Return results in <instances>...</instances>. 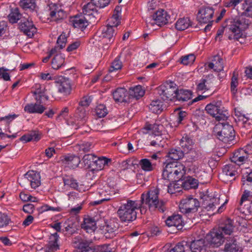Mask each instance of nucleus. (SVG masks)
<instances>
[{
	"label": "nucleus",
	"mask_w": 252,
	"mask_h": 252,
	"mask_svg": "<svg viewBox=\"0 0 252 252\" xmlns=\"http://www.w3.org/2000/svg\"><path fill=\"white\" fill-rule=\"evenodd\" d=\"M168 252H187L182 243H179Z\"/></svg>",
	"instance_id": "nucleus-61"
},
{
	"label": "nucleus",
	"mask_w": 252,
	"mask_h": 252,
	"mask_svg": "<svg viewBox=\"0 0 252 252\" xmlns=\"http://www.w3.org/2000/svg\"><path fill=\"white\" fill-rule=\"evenodd\" d=\"M175 98L179 101H187L190 99L192 96V92L188 90H178L176 92Z\"/></svg>",
	"instance_id": "nucleus-27"
},
{
	"label": "nucleus",
	"mask_w": 252,
	"mask_h": 252,
	"mask_svg": "<svg viewBox=\"0 0 252 252\" xmlns=\"http://www.w3.org/2000/svg\"><path fill=\"white\" fill-rule=\"evenodd\" d=\"M139 165L141 168L146 172L153 171L154 169V165L152 164L149 159L143 158L139 161Z\"/></svg>",
	"instance_id": "nucleus-41"
},
{
	"label": "nucleus",
	"mask_w": 252,
	"mask_h": 252,
	"mask_svg": "<svg viewBox=\"0 0 252 252\" xmlns=\"http://www.w3.org/2000/svg\"><path fill=\"white\" fill-rule=\"evenodd\" d=\"M121 23L120 17L116 16V15H113L112 16L109 20V23L107 25L113 27L114 29H116L117 27Z\"/></svg>",
	"instance_id": "nucleus-54"
},
{
	"label": "nucleus",
	"mask_w": 252,
	"mask_h": 252,
	"mask_svg": "<svg viewBox=\"0 0 252 252\" xmlns=\"http://www.w3.org/2000/svg\"><path fill=\"white\" fill-rule=\"evenodd\" d=\"M170 18L167 14V12L163 9L157 11L153 15L146 20V23L147 26L150 25L154 26L157 25L158 26H161L166 24Z\"/></svg>",
	"instance_id": "nucleus-10"
},
{
	"label": "nucleus",
	"mask_w": 252,
	"mask_h": 252,
	"mask_svg": "<svg viewBox=\"0 0 252 252\" xmlns=\"http://www.w3.org/2000/svg\"><path fill=\"white\" fill-rule=\"evenodd\" d=\"M21 18V14L19 12V9L15 8L13 9L11 12L9 14V21L11 23H17Z\"/></svg>",
	"instance_id": "nucleus-47"
},
{
	"label": "nucleus",
	"mask_w": 252,
	"mask_h": 252,
	"mask_svg": "<svg viewBox=\"0 0 252 252\" xmlns=\"http://www.w3.org/2000/svg\"><path fill=\"white\" fill-rule=\"evenodd\" d=\"M239 250V246L236 243V239L234 238L228 243H226L225 245V252H238Z\"/></svg>",
	"instance_id": "nucleus-42"
},
{
	"label": "nucleus",
	"mask_w": 252,
	"mask_h": 252,
	"mask_svg": "<svg viewBox=\"0 0 252 252\" xmlns=\"http://www.w3.org/2000/svg\"><path fill=\"white\" fill-rule=\"evenodd\" d=\"M41 138V134L38 131L33 130L29 133L23 135L20 140L25 142H28L31 141H38Z\"/></svg>",
	"instance_id": "nucleus-31"
},
{
	"label": "nucleus",
	"mask_w": 252,
	"mask_h": 252,
	"mask_svg": "<svg viewBox=\"0 0 252 252\" xmlns=\"http://www.w3.org/2000/svg\"><path fill=\"white\" fill-rule=\"evenodd\" d=\"M202 79L205 85H206L208 90L215 87L216 84L215 83V81H216V79L212 75L206 76L204 78H202Z\"/></svg>",
	"instance_id": "nucleus-49"
},
{
	"label": "nucleus",
	"mask_w": 252,
	"mask_h": 252,
	"mask_svg": "<svg viewBox=\"0 0 252 252\" xmlns=\"http://www.w3.org/2000/svg\"><path fill=\"white\" fill-rule=\"evenodd\" d=\"M248 158L249 154L246 150L240 149L234 153L231 161L239 166L246 162Z\"/></svg>",
	"instance_id": "nucleus-18"
},
{
	"label": "nucleus",
	"mask_w": 252,
	"mask_h": 252,
	"mask_svg": "<svg viewBox=\"0 0 252 252\" xmlns=\"http://www.w3.org/2000/svg\"><path fill=\"white\" fill-rule=\"evenodd\" d=\"M127 90L123 88H118L113 94L114 100L117 102L126 101V98L128 96Z\"/></svg>",
	"instance_id": "nucleus-28"
},
{
	"label": "nucleus",
	"mask_w": 252,
	"mask_h": 252,
	"mask_svg": "<svg viewBox=\"0 0 252 252\" xmlns=\"http://www.w3.org/2000/svg\"><path fill=\"white\" fill-rule=\"evenodd\" d=\"M199 207L200 203L199 201L192 197H187L183 198L179 204L180 211L184 214L196 212Z\"/></svg>",
	"instance_id": "nucleus-9"
},
{
	"label": "nucleus",
	"mask_w": 252,
	"mask_h": 252,
	"mask_svg": "<svg viewBox=\"0 0 252 252\" xmlns=\"http://www.w3.org/2000/svg\"><path fill=\"white\" fill-rule=\"evenodd\" d=\"M244 11L241 13V16L234 19H229L223 24L222 28L218 30L216 38L221 35L225 31L228 33L229 39L238 40L243 35V32L246 30L250 24L249 19L243 16H252V6L248 5L247 3L243 4Z\"/></svg>",
	"instance_id": "nucleus-1"
},
{
	"label": "nucleus",
	"mask_w": 252,
	"mask_h": 252,
	"mask_svg": "<svg viewBox=\"0 0 252 252\" xmlns=\"http://www.w3.org/2000/svg\"><path fill=\"white\" fill-rule=\"evenodd\" d=\"M218 229L221 231L223 235H230L234 229L232 220L230 219L227 220Z\"/></svg>",
	"instance_id": "nucleus-34"
},
{
	"label": "nucleus",
	"mask_w": 252,
	"mask_h": 252,
	"mask_svg": "<svg viewBox=\"0 0 252 252\" xmlns=\"http://www.w3.org/2000/svg\"><path fill=\"white\" fill-rule=\"evenodd\" d=\"M59 237L57 232L51 235L50 241L46 247L45 252H55L59 249V245L58 244Z\"/></svg>",
	"instance_id": "nucleus-22"
},
{
	"label": "nucleus",
	"mask_w": 252,
	"mask_h": 252,
	"mask_svg": "<svg viewBox=\"0 0 252 252\" xmlns=\"http://www.w3.org/2000/svg\"><path fill=\"white\" fill-rule=\"evenodd\" d=\"M95 114L99 118L105 117L108 114L107 109L104 104H100L95 108Z\"/></svg>",
	"instance_id": "nucleus-50"
},
{
	"label": "nucleus",
	"mask_w": 252,
	"mask_h": 252,
	"mask_svg": "<svg viewBox=\"0 0 252 252\" xmlns=\"http://www.w3.org/2000/svg\"><path fill=\"white\" fill-rule=\"evenodd\" d=\"M162 179L169 182H173L183 178L186 173V167L181 163L172 161L164 163Z\"/></svg>",
	"instance_id": "nucleus-3"
},
{
	"label": "nucleus",
	"mask_w": 252,
	"mask_h": 252,
	"mask_svg": "<svg viewBox=\"0 0 252 252\" xmlns=\"http://www.w3.org/2000/svg\"><path fill=\"white\" fill-rule=\"evenodd\" d=\"M191 26V22L188 18L179 19L175 24L176 29L179 31H184Z\"/></svg>",
	"instance_id": "nucleus-35"
},
{
	"label": "nucleus",
	"mask_w": 252,
	"mask_h": 252,
	"mask_svg": "<svg viewBox=\"0 0 252 252\" xmlns=\"http://www.w3.org/2000/svg\"><path fill=\"white\" fill-rule=\"evenodd\" d=\"M96 252H111V251L107 245H97Z\"/></svg>",
	"instance_id": "nucleus-64"
},
{
	"label": "nucleus",
	"mask_w": 252,
	"mask_h": 252,
	"mask_svg": "<svg viewBox=\"0 0 252 252\" xmlns=\"http://www.w3.org/2000/svg\"><path fill=\"white\" fill-rule=\"evenodd\" d=\"M34 210V206L33 204L28 203L23 206V210L28 214H32Z\"/></svg>",
	"instance_id": "nucleus-63"
},
{
	"label": "nucleus",
	"mask_w": 252,
	"mask_h": 252,
	"mask_svg": "<svg viewBox=\"0 0 252 252\" xmlns=\"http://www.w3.org/2000/svg\"><path fill=\"white\" fill-rule=\"evenodd\" d=\"M8 70V69L3 67H0V76L4 81H9L10 80L9 74L7 72Z\"/></svg>",
	"instance_id": "nucleus-59"
},
{
	"label": "nucleus",
	"mask_w": 252,
	"mask_h": 252,
	"mask_svg": "<svg viewBox=\"0 0 252 252\" xmlns=\"http://www.w3.org/2000/svg\"><path fill=\"white\" fill-rule=\"evenodd\" d=\"M119 227V224L116 220H111L106 226V230L108 233L116 232Z\"/></svg>",
	"instance_id": "nucleus-48"
},
{
	"label": "nucleus",
	"mask_w": 252,
	"mask_h": 252,
	"mask_svg": "<svg viewBox=\"0 0 252 252\" xmlns=\"http://www.w3.org/2000/svg\"><path fill=\"white\" fill-rule=\"evenodd\" d=\"M145 92L142 89L141 86H137L133 88H130L129 91V95L132 98L138 99L143 96Z\"/></svg>",
	"instance_id": "nucleus-37"
},
{
	"label": "nucleus",
	"mask_w": 252,
	"mask_h": 252,
	"mask_svg": "<svg viewBox=\"0 0 252 252\" xmlns=\"http://www.w3.org/2000/svg\"><path fill=\"white\" fill-rule=\"evenodd\" d=\"M158 194L159 190L157 188L150 189L146 194L143 193L140 202L141 205L145 204L151 210L158 209L159 211L163 212L165 210V202L158 199Z\"/></svg>",
	"instance_id": "nucleus-4"
},
{
	"label": "nucleus",
	"mask_w": 252,
	"mask_h": 252,
	"mask_svg": "<svg viewBox=\"0 0 252 252\" xmlns=\"http://www.w3.org/2000/svg\"><path fill=\"white\" fill-rule=\"evenodd\" d=\"M81 228L88 233H92L96 228V222L94 219L87 217L84 219L83 223L81 224Z\"/></svg>",
	"instance_id": "nucleus-25"
},
{
	"label": "nucleus",
	"mask_w": 252,
	"mask_h": 252,
	"mask_svg": "<svg viewBox=\"0 0 252 252\" xmlns=\"http://www.w3.org/2000/svg\"><path fill=\"white\" fill-rule=\"evenodd\" d=\"M208 66L209 68L213 69L215 71L220 72L223 70L224 67L223 59L219 56H215Z\"/></svg>",
	"instance_id": "nucleus-24"
},
{
	"label": "nucleus",
	"mask_w": 252,
	"mask_h": 252,
	"mask_svg": "<svg viewBox=\"0 0 252 252\" xmlns=\"http://www.w3.org/2000/svg\"><path fill=\"white\" fill-rule=\"evenodd\" d=\"M99 192L101 195L104 194L105 197L100 200L93 202L92 204L94 205L99 204L105 201L110 200L113 198L115 195L118 193L114 189H108L107 190L105 189V190H102L101 192L99 191Z\"/></svg>",
	"instance_id": "nucleus-29"
},
{
	"label": "nucleus",
	"mask_w": 252,
	"mask_h": 252,
	"mask_svg": "<svg viewBox=\"0 0 252 252\" xmlns=\"http://www.w3.org/2000/svg\"><path fill=\"white\" fill-rule=\"evenodd\" d=\"M214 9L209 7L201 8L197 14V20L200 23L207 24L208 22H212V18L214 16Z\"/></svg>",
	"instance_id": "nucleus-14"
},
{
	"label": "nucleus",
	"mask_w": 252,
	"mask_h": 252,
	"mask_svg": "<svg viewBox=\"0 0 252 252\" xmlns=\"http://www.w3.org/2000/svg\"><path fill=\"white\" fill-rule=\"evenodd\" d=\"M180 179L176 180L173 182H170L168 185V192L171 194L179 192L183 189L182 184L180 183Z\"/></svg>",
	"instance_id": "nucleus-36"
},
{
	"label": "nucleus",
	"mask_w": 252,
	"mask_h": 252,
	"mask_svg": "<svg viewBox=\"0 0 252 252\" xmlns=\"http://www.w3.org/2000/svg\"><path fill=\"white\" fill-rule=\"evenodd\" d=\"M80 151H82L84 153L88 152L93 147L92 144L89 142H84L78 144L77 146Z\"/></svg>",
	"instance_id": "nucleus-51"
},
{
	"label": "nucleus",
	"mask_w": 252,
	"mask_h": 252,
	"mask_svg": "<svg viewBox=\"0 0 252 252\" xmlns=\"http://www.w3.org/2000/svg\"><path fill=\"white\" fill-rule=\"evenodd\" d=\"M92 99L89 96H84L80 101L79 105L84 107H88L91 103Z\"/></svg>",
	"instance_id": "nucleus-62"
},
{
	"label": "nucleus",
	"mask_w": 252,
	"mask_h": 252,
	"mask_svg": "<svg viewBox=\"0 0 252 252\" xmlns=\"http://www.w3.org/2000/svg\"><path fill=\"white\" fill-rule=\"evenodd\" d=\"M189 248L191 252H205V241L203 239L195 240L191 243Z\"/></svg>",
	"instance_id": "nucleus-30"
},
{
	"label": "nucleus",
	"mask_w": 252,
	"mask_h": 252,
	"mask_svg": "<svg viewBox=\"0 0 252 252\" xmlns=\"http://www.w3.org/2000/svg\"><path fill=\"white\" fill-rule=\"evenodd\" d=\"M63 180L64 186L73 189H78L79 183L72 176L64 175Z\"/></svg>",
	"instance_id": "nucleus-32"
},
{
	"label": "nucleus",
	"mask_w": 252,
	"mask_h": 252,
	"mask_svg": "<svg viewBox=\"0 0 252 252\" xmlns=\"http://www.w3.org/2000/svg\"><path fill=\"white\" fill-rule=\"evenodd\" d=\"M35 95V99L36 103L27 104L24 108V110L29 113H37L42 114L46 109L45 107L41 104L42 103V98H45L46 100L48 99V96L44 94L43 92L37 90L33 92Z\"/></svg>",
	"instance_id": "nucleus-7"
},
{
	"label": "nucleus",
	"mask_w": 252,
	"mask_h": 252,
	"mask_svg": "<svg viewBox=\"0 0 252 252\" xmlns=\"http://www.w3.org/2000/svg\"><path fill=\"white\" fill-rule=\"evenodd\" d=\"M213 134L220 141L227 143L233 139L234 130L233 127L228 124L220 123L213 129Z\"/></svg>",
	"instance_id": "nucleus-5"
},
{
	"label": "nucleus",
	"mask_w": 252,
	"mask_h": 252,
	"mask_svg": "<svg viewBox=\"0 0 252 252\" xmlns=\"http://www.w3.org/2000/svg\"><path fill=\"white\" fill-rule=\"evenodd\" d=\"M10 220L5 214L0 212V228L7 226Z\"/></svg>",
	"instance_id": "nucleus-56"
},
{
	"label": "nucleus",
	"mask_w": 252,
	"mask_h": 252,
	"mask_svg": "<svg viewBox=\"0 0 252 252\" xmlns=\"http://www.w3.org/2000/svg\"><path fill=\"white\" fill-rule=\"evenodd\" d=\"M19 5L24 9L33 10L36 6L35 0H20Z\"/></svg>",
	"instance_id": "nucleus-43"
},
{
	"label": "nucleus",
	"mask_w": 252,
	"mask_h": 252,
	"mask_svg": "<svg viewBox=\"0 0 252 252\" xmlns=\"http://www.w3.org/2000/svg\"><path fill=\"white\" fill-rule=\"evenodd\" d=\"M96 158V157L94 154H87L83 157L82 160L87 168H90L94 164L99 165L97 170L102 169L105 165L110 162V159L104 157L97 159Z\"/></svg>",
	"instance_id": "nucleus-11"
},
{
	"label": "nucleus",
	"mask_w": 252,
	"mask_h": 252,
	"mask_svg": "<svg viewBox=\"0 0 252 252\" xmlns=\"http://www.w3.org/2000/svg\"><path fill=\"white\" fill-rule=\"evenodd\" d=\"M18 115L16 114H11L5 117L0 118V122L5 121L6 125L8 126L15 119L18 117Z\"/></svg>",
	"instance_id": "nucleus-58"
},
{
	"label": "nucleus",
	"mask_w": 252,
	"mask_h": 252,
	"mask_svg": "<svg viewBox=\"0 0 252 252\" xmlns=\"http://www.w3.org/2000/svg\"><path fill=\"white\" fill-rule=\"evenodd\" d=\"M162 102L159 100H153L149 107L150 110L154 113H159L162 110Z\"/></svg>",
	"instance_id": "nucleus-38"
},
{
	"label": "nucleus",
	"mask_w": 252,
	"mask_h": 252,
	"mask_svg": "<svg viewBox=\"0 0 252 252\" xmlns=\"http://www.w3.org/2000/svg\"><path fill=\"white\" fill-rule=\"evenodd\" d=\"M74 28L79 29H85L88 25V21L82 15L75 16L70 20Z\"/></svg>",
	"instance_id": "nucleus-26"
},
{
	"label": "nucleus",
	"mask_w": 252,
	"mask_h": 252,
	"mask_svg": "<svg viewBox=\"0 0 252 252\" xmlns=\"http://www.w3.org/2000/svg\"><path fill=\"white\" fill-rule=\"evenodd\" d=\"M195 60V57L193 54L183 56L181 58V63L184 65L192 63Z\"/></svg>",
	"instance_id": "nucleus-52"
},
{
	"label": "nucleus",
	"mask_w": 252,
	"mask_h": 252,
	"mask_svg": "<svg viewBox=\"0 0 252 252\" xmlns=\"http://www.w3.org/2000/svg\"><path fill=\"white\" fill-rule=\"evenodd\" d=\"M19 29L26 35L29 37H32L36 32V28L32 21L27 19H22L19 23Z\"/></svg>",
	"instance_id": "nucleus-17"
},
{
	"label": "nucleus",
	"mask_w": 252,
	"mask_h": 252,
	"mask_svg": "<svg viewBox=\"0 0 252 252\" xmlns=\"http://www.w3.org/2000/svg\"><path fill=\"white\" fill-rule=\"evenodd\" d=\"M97 7L95 1H91L83 6V12L85 15H91L96 11Z\"/></svg>",
	"instance_id": "nucleus-40"
},
{
	"label": "nucleus",
	"mask_w": 252,
	"mask_h": 252,
	"mask_svg": "<svg viewBox=\"0 0 252 252\" xmlns=\"http://www.w3.org/2000/svg\"><path fill=\"white\" fill-rule=\"evenodd\" d=\"M122 67V63L120 61L119 58L117 57L112 63L111 65L109 68L110 72L121 69Z\"/></svg>",
	"instance_id": "nucleus-53"
},
{
	"label": "nucleus",
	"mask_w": 252,
	"mask_h": 252,
	"mask_svg": "<svg viewBox=\"0 0 252 252\" xmlns=\"http://www.w3.org/2000/svg\"><path fill=\"white\" fill-rule=\"evenodd\" d=\"M62 163L70 168L77 167L80 162V158L74 155H67L62 157Z\"/></svg>",
	"instance_id": "nucleus-19"
},
{
	"label": "nucleus",
	"mask_w": 252,
	"mask_h": 252,
	"mask_svg": "<svg viewBox=\"0 0 252 252\" xmlns=\"http://www.w3.org/2000/svg\"><path fill=\"white\" fill-rule=\"evenodd\" d=\"M168 157L172 160H178L183 157L184 153L180 149H171L168 154Z\"/></svg>",
	"instance_id": "nucleus-45"
},
{
	"label": "nucleus",
	"mask_w": 252,
	"mask_h": 252,
	"mask_svg": "<svg viewBox=\"0 0 252 252\" xmlns=\"http://www.w3.org/2000/svg\"><path fill=\"white\" fill-rule=\"evenodd\" d=\"M203 200V207L208 211H213L220 204V199L218 197H212L208 194L201 196Z\"/></svg>",
	"instance_id": "nucleus-16"
},
{
	"label": "nucleus",
	"mask_w": 252,
	"mask_h": 252,
	"mask_svg": "<svg viewBox=\"0 0 252 252\" xmlns=\"http://www.w3.org/2000/svg\"><path fill=\"white\" fill-rule=\"evenodd\" d=\"M239 166L231 161L230 163L224 165L222 168L221 177L225 182H232L235 180L238 175Z\"/></svg>",
	"instance_id": "nucleus-13"
},
{
	"label": "nucleus",
	"mask_w": 252,
	"mask_h": 252,
	"mask_svg": "<svg viewBox=\"0 0 252 252\" xmlns=\"http://www.w3.org/2000/svg\"><path fill=\"white\" fill-rule=\"evenodd\" d=\"M193 144V140L187 135L184 136L180 141V145L184 150H185V149L188 150L191 148L190 147L192 146Z\"/></svg>",
	"instance_id": "nucleus-44"
},
{
	"label": "nucleus",
	"mask_w": 252,
	"mask_h": 252,
	"mask_svg": "<svg viewBox=\"0 0 252 252\" xmlns=\"http://www.w3.org/2000/svg\"><path fill=\"white\" fill-rule=\"evenodd\" d=\"M141 207L139 201L128 200L126 203L121 205L117 211L118 215L123 222H129L137 218L136 210Z\"/></svg>",
	"instance_id": "nucleus-2"
},
{
	"label": "nucleus",
	"mask_w": 252,
	"mask_h": 252,
	"mask_svg": "<svg viewBox=\"0 0 252 252\" xmlns=\"http://www.w3.org/2000/svg\"><path fill=\"white\" fill-rule=\"evenodd\" d=\"M58 91L64 95H69L71 92L70 80L67 78L63 79L58 86Z\"/></svg>",
	"instance_id": "nucleus-23"
},
{
	"label": "nucleus",
	"mask_w": 252,
	"mask_h": 252,
	"mask_svg": "<svg viewBox=\"0 0 252 252\" xmlns=\"http://www.w3.org/2000/svg\"><path fill=\"white\" fill-rule=\"evenodd\" d=\"M243 0H229L225 2V6L234 9L235 7Z\"/></svg>",
	"instance_id": "nucleus-60"
},
{
	"label": "nucleus",
	"mask_w": 252,
	"mask_h": 252,
	"mask_svg": "<svg viewBox=\"0 0 252 252\" xmlns=\"http://www.w3.org/2000/svg\"><path fill=\"white\" fill-rule=\"evenodd\" d=\"M67 41L66 37L64 33L61 34L58 37L57 43L60 46V49L65 47Z\"/></svg>",
	"instance_id": "nucleus-55"
},
{
	"label": "nucleus",
	"mask_w": 252,
	"mask_h": 252,
	"mask_svg": "<svg viewBox=\"0 0 252 252\" xmlns=\"http://www.w3.org/2000/svg\"><path fill=\"white\" fill-rule=\"evenodd\" d=\"M205 110L218 121H225L227 118L228 113L222 106L220 101H213L207 104Z\"/></svg>",
	"instance_id": "nucleus-6"
},
{
	"label": "nucleus",
	"mask_w": 252,
	"mask_h": 252,
	"mask_svg": "<svg viewBox=\"0 0 252 252\" xmlns=\"http://www.w3.org/2000/svg\"><path fill=\"white\" fill-rule=\"evenodd\" d=\"M158 94L164 101L174 100L177 91L176 85L173 82L161 85L157 88Z\"/></svg>",
	"instance_id": "nucleus-8"
},
{
	"label": "nucleus",
	"mask_w": 252,
	"mask_h": 252,
	"mask_svg": "<svg viewBox=\"0 0 252 252\" xmlns=\"http://www.w3.org/2000/svg\"><path fill=\"white\" fill-rule=\"evenodd\" d=\"M168 226H175L178 230L181 229L184 225L182 216L179 214H173L167 218L165 221Z\"/></svg>",
	"instance_id": "nucleus-20"
},
{
	"label": "nucleus",
	"mask_w": 252,
	"mask_h": 252,
	"mask_svg": "<svg viewBox=\"0 0 252 252\" xmlns=\"http://www.w3.org/2000/svg\"><path fill=\"white\" fill-rule=\"evenodd\" d=\"M64 63V58L60 54H57L52 61V68L54 69H58L63 65Z\"/></svg>",
	"instance_id": "nucleus-39"
},
{
	"label": "nucleus",
	"mask_w": 252,
	"mask_h": 252,
	"mask_svg": "<svg viewBox=\"0 0 252 252\" xmlns=\"http://www.w3.org/2000/svg\"><path fill=\"white\" fill-rule=\"evenodd\" d=\"M22 186L30 183L32 188L36 189L40 185V175L39 173L34 170H30L24 175L22 179ZM20 184L22 186L21 184Z\"/></svg>",
	"instance_id": "nucleus-12"
},
{
	"label": "nucleus",
	"mask_w": 252,
	"mask_h": 252,
	"mask_svg": "<svg viewBox=\"0 0 252 252\" xmlns=\"http://www.w3.org/2000/svg\"><path fill=\"white\" fill-rule=\"evenodd\" d=\"M242 181L243 182V186L247 185H251L252 184V171L250 173H247V175L246 176L243 175L242 178Z\"/></svg>",
	"instance_id": "nucleus-57"
},
{
	"label": "nucleus",
	"mask_w": 252,
	"mask_h": 252,
	"mask_svg": "<svg viewBox=\"0 0 252 252\" xmlns=\"http://www.w3.org/2000/svg\"><path fill=\"white\" fill-rule=\"evenodd\" d=\"M238 73L237 71H234L231 77L230 83V90L233 94H235L237 92V86L238 85Z\"/></svg>",
	"instance_id": "nucleus-46"
},
{
	"label": "nucleus",
	"mask_w": 252,
	"mask_h": 252,
	"mask_svg": "<svg viewBox=\"0 0 252 252\" xmlns=\"http://www.w3.org/2000/svg\"><path fill=\"white\" fill-rule=\"evenodd\" d=\"M207 239L211 245L216 247L221 245L224 241V235L218 228L213 229L210 234L207 235Z\"/></svg>",
	"instance_id": "nucleus-15"
},
{
	"label": "nucleus",
	"mask_w": 252,
	"mask_h": 252,
	"mask_svg": "<svg viewBox=\"0 0 252 252\" xmlns=\"http://www.w3.org/2000/svg\"><path fill=\"white\" fill-rule=\"evenodd\" d=\"M115 34V29L107 25L103 28L101 31V37L106 38L110 42L113 40V37Z\"/></svg>",
	"instance_id": "nucleus-33"
},
{
	"label": "nucleus",
	"mask_w": 252,
	"mask_h": 252,
	"mask_svg": "<svg viewBox=\"0 0 252 252\" xmlns=\"http://www.w3.org/2000/svg\"><path fill=\"white\" fill-rule=\"evenodd\" d=\"M182 184L183 189L189 190L190 189H196L198 187V180L190 176L183 177L180 180V183Z\"/></svg>",
	"instance_id": "nucleus-21"
}]
</instances>
